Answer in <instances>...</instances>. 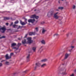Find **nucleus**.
Returning <instances> with one entry per match:
<instances>
[{
    "instance_id": "61",
    "label": "nucleus",
    "mask_w": 76,
    "mask_h": 76,
    "mask_svg": "<svg viewBox=\"0 0 76 76\" xmlns=\"http://www.w3.org/2000/svg\"><path fill=\"white\" fill-rule=\"evenodd\" d=\"M8 12H9V13H10V12L8 11Z\"/></svg>"
},
{
    "instance_id": "1",
    "label": "nucleus",
    "mask_w": 76,
    "mask_h": 76,
    "mask_svg": "<svg viewBox=\"0 0 76 76\" xmlns=\"http://www.w3.org/2000/svg\"><path fill=\"white\" fill-rule=\"evenodd\" d=\"M66 69L65 68H61L60 70L58 71V73L59 74H61L62 75H66Z\"/></svg>"
},
{
    "instance_id": "14",
    "label": "nucleus",
    "mask_w": 76,
    "mask_h": 76,
    "mask_svg": "<svg viewBox=\"0 0 76 76\" xmlns=\"http://www.w3.org/2000/svg\"><path fill=\"white\" fill-rule=\"evenodd\" d=\"M35 32H30L29 33V35L30 36L32 35H35Z\"/></svg>"
},
{
    "instance_id": "6",
    "label": "nucleus",
    "mask_w": 76,
    "mask_h": 76,
    "mask_svg": "<svg viewBox=\"0 0 76 76\" xmlns=\"http://www.w3.org/2000/svg\"><path fill=\"white\" fill-rule=\"evenodd\" d=\"M5 57L6 60H9V59H10V58H11V56H8V54H7L5 55Z\"/></svg>"
},
{
    "instance_id": "34",
    "label": "nucleus",
    "mask_w": 76,
    "mask_h": 76,
    "mask_svg": "<svg viewBox=\"0 0 76 76\" xmlns=\"http://www.w3.org/2000/svg\"><path fill=\"white\" fill-rule=\"evenodd\" d=\"M6 38V37H5V36H3L1 37V39L2 38Z\"/></svg>"
},
{
    "instance_id": "57",
    "label": "nucleus",
    "mask_w": 76,
    "mask_h": 76,
    "mask_svg": "<svg viewBox=\"0 0 76 76\" xmlns=\"http://www.w3.org/2000/svg\"><path fill=\"white\" fill-rule=\"evenodd\" d=\"M16 74V73H14V75H15V74Z\"/></svg>"
},
{
    "instance_id": "52",
    "label": "nucleus",
    "mask_w": 76,
    "mask_h": 76,
    "mask_svg": "<svg viewBox=\"0 0 76 76\" xmlns=\"http://www.w3.org/2000/svg\"><path fill=\"white\" fill-rule=\"evenodd\" d=\"M34 76V75H33V74L31 75V76Z\"/></svg>"
},
{
    "instance_id": "8",
    "label": "nucleus",
    "mask_w": 76,
    "mask_h": 76,
    "mask_svg": "<svg viewBox=\"0 0 76 76\" xmlns=\"http://www.w3.org/2000/svg\"><path fill=\"white\" fill-rule=\"evenodd\" d=\"M58 13L57 12L54 15V18L56 19H57L59 18V16L57 15V14H58Z\"/></svg>"
},
{
    "instance_id": "42",
    "label": "nucleus",
    "mask_w": 76,
    "mask_h": 76,
    "mask_svg": "<svg viewBox=\"0 0 76 76\" xmlns=\"http://www.w3.org/2000/svg\"><path fill=\"white\" fill-rule=\"evenodd\" d=\"M28 35V34H26L25 36L24 37V38H26V37H27V36Z\"/></svg>"
},
{
    "instance_id": "27",
    "label": "nucleus",
    "mask_w": 76,
    "mask_h": 76,
    "mask_svg": "<svg viewBox=\"0 0 76 76\" xmlns=\"http://www.w3.org/2000/svg\"><path fill=\"white\" fill-rule=\"evenodd\" d=\"M19 23V21H16L14 23L15 24H17V23Z\"/></svg>"
},
{
    "instance_id": "9",
    "label": "nucleus",
    "mask_w": 76,
    "mask_h": 76,
    "mask_svg": "<svg viewBox=\"0 0 76 76\" xmlns=\"http://www.w3.org/2000/svg\"><path fill=\"white\" fill-rule=\"evenodd\" d=\"M30 58V54L28 55L26 57V60L27 61H29V59Z\"/></svg>"
},
{
    "instance_id": "13",
    "label": "nucleus",
    "mask_w": 76,
    "mask_h": 76,
    "mask_svg": "<svg viewBox=\"0 0 76 76\" xmlns=\"http://www.w3.org/2000/svg\"><path fill=\"white\" fill-rule=\"evenodd\" d=\"M47 31V30L44 29V28H42V34H45V32Z\"/></svg>"
},
{
    "instance_id": "29",
    "label": "nucleus",
    "mask_w": 76,
    "mask_h": 76,
    "mask_svg": "<svg viewBox=\"0 0 76 76\" xmlns=\"http://www.w3.org/2000/svg\"><path fill=\"white\" fill-rule=\"evenodd\" d=\"M23 26H19L17 28V29H19L20 28H23Z\"/></svg>"
},
{
    "instance_id": "15",
    "label": "nucleus",
    "mask_w": 76,
    "mask_h": 76,
    "mask_svg": "<svg viewBox=\"0 0 76 76\" xmlns=\"http://www.w3.org/2000/svg\"><path fill=\"white\" fill-rule=\"evenodd\" d=\"M10 19V18L9 17H4V20H9Z\"/></svg>"
},
{
    "instance_id": "16",
    "label": "nucleus",
    "mask_w": 76,
    "mask_h": 76,
    "mask_svg": "<svg viewBox=\"0 0 76 76\" xmlns=\"http://www.w3.org/2000/svg\"><path fill=\"white\" fill-rule=\"evenodd\" d=\"M16 45V44L15 43H12L11 44V47H15V45Z\"/></svg>"
},
{
    "instance_id": "20",
    "label": "nucleus",
    "mask_w": 76,
    "mask_h": 76,
    "mask_svg": "<svg viewBox=\"0 0 76 76\" xmlns=\"http://www.w3.org/2000/svg\"><path fill=\"white\" fill-rule=\"evenodd\" d=\"M12 27H13V28H17V27H18V25H16V24H14L12 26Z\"/></svg>"
},
{
    "instance_id": "3",
    "label": "nucleus",
    "mask_w": 76,
    "mask_h": 76,
    "mask_svg": "<svg viewBox=\"0 0 76 76\" xmlns=\"http://www.w3.org/2000/svg\"><path fill=\"white\" fill-rule=\"evenodd\" d=\"M70 55V53L68 54L67 53H66L65 55V57L62 60V61H63L64 60H66V59H67L69 57V56Z\"/></svg>"
},
{
    "instance_id": "23",
    "label": "nucleus",
    "mask_w": 76,
    "mask_h": 76,
    "mask_svg": "<svg viewBox=\"0 0 76 76\" xmlns=\"http://www.w3.org/2000/svg\"><path fill=\"white\" fill-rule=\"evenodd\" d=\"M26 23H27V22H26V23H25L24 22H23V23H21V25H26Z\"/></svg>"
},
{
    "instance_id": "37",
    "label": "nucleus",
    "mask_w": 76,
    "mask_h": 76,
    "mask_svg": "<svg viewBox=\"0 0 76 76\" xmlns=\"http://www.w3.org/2000/svg\"><path fill=\"white\" fill-rule=\"evenodd\" d=\"M73 9H75L76 8V6L75 5H73Z\"/></svg>"
},
{
    "instance_id": "48",
    "label": "nucleus",
    "mask_w": 76,
    "mask_h": 76,
    "mask_svg": "<svg viewBox=\"0 0 76 76\" xmlns=\"http://www.w3.org/2000/svg\"><path fill=\"white\" fill-rule=\"evenodd\" d=\"M3 61H4V60H3L1 61V63H2V62H3Z\"/></svg>"
},
{
    "instance_id": "33",
    "label": "nucleus",
    "mask_w": 76,
    "mask_h": 76,
    "mask_svg": "<svg viewBox=\"0 0 76 76\" xmlns=\"http://www.w3.org/2000/svg\"><path fill=\"white\" fill-rule=\"evenodd\" d=\"M70 48H71L72 49V50H73V48H75V46H70Z\"/></svg>"
},
{
    "instance_id": "2",
    "label": "nucleus",
    "mask_w": 76,
    "mask_h": 76,
    "mask_svg": "<svg viewBox=\"0 0 76 76\" xmlns=\"http://www.w3.org/2000/svg\"><path fill=\"white\" fill-rule=\"evenodd\" d=\"M54 14V11H51L50 12H48L47 14V16L48 17H51Z\"/></svg>"
},
{
    "instance_id": "51",
    "label": "nucleus",
    "mask_w": 76,
    "mask_h": 76,
    "mask_svg": "<svg viewBox=\"0 0 76 76\" xmlns=\"http://www.w3.org/2000/svg\"><path fill=\"white\" fill-rule=\"evenodd\" d=\"M42 51V50L41 51H40V53H41V51Z\"/></svg>"
},
{
    "instance_id": "25",
    "label": "nucleus",
    "mask_w": 76,
    "mask_h": 76,
    "mask_svg": "<svg viewBox=\"0 0 76 76\" xmlns=\"http://www.w3.org/2000/svg\"><path fill=\"white\" fill-rule=\"evenodd\" d=\"M76 41V39H74L71 42V44H74V43H75V41Z\"/></svg>"
},
{
    "instance_id": "31",
    "label": "nucleus",
    "mask_w": 76,
    "mask_h": 76,
    "mask_svg": "<svg viewBox=\"0 0 76 76\" xmlns=\"http://www.w3.org/2000/svg\"><path fill=\"white\" fill-rule=\"evenodd\" d=\"M35 18L36 19H38V18H39V17H38V16H35Z\"/></svg>"
},
{
    "instance_id": "49",
    "label": "nucleus",
    "mask_w": 76,
    "mask_h": 76,
    "mask_svg": "<svg viewBox=\"0 0 76 76\" xmlns=\"http://www.w3.org/2000/svg\"><path fill=\"white\" fill-rule=\"evenodd\" d=\"M42 47H43V46H41V47H40V49H41L42 48Z\"/></svg>"
},
{
    "instance_id": "58",
    "label": "nucleus",
    "mask_w": 76,
    "mask_h": 76,
    "mask_svg": "<svg viewBox=\"0 0 76 76\" xmlns=\"http://www.w3.org/2000/svg\"><path fill=\"white\" fill-rule=\"evenodd\" d=\"M57 10V11H58V10Z\"/></svg>"
},
{
    "instance_id": "18",
    "label": "nucleus",
    "mask_w": 76,
    "mask_h": 76,
    "mask_svg": "<svg viewBox=\"0 0 76 76\" xmlns=\"http://www.w3.org/2000/svg\"><path fill=\"white\" fill-rule=\"evenodd\" d=\"M41 42L42 44H45V42L44 40H42L41 41Z\"/></svg>"
},
{
    "instance_id": "7",
    "label": "nucleus",
    "mask_w": 76,
    "mask_h": 76,
    "mask_svg": "<svg viewBox=\"0 0 76 76\" xmlns=\"http://www.w3.org/2000/svg\"><path fill=\"white\" fill-rule=\"evenodd\" d=\"M0 27H1V26H0ZM1 29L3 31H2V33H4V32H5V31L6 30V28H5L4 27H2L0 28V31Z\"/></svg>"
},
{
    "instance_id": "10",
    "label": "nucleus",
    "mask_w": 76,
    "mask_h": 76,
    "mask_svg": "<svg viewBox=\"0 0 76 76\" xmlns=\"http://www.w3.org/2000/svg\"><path fill=\"white\" fill-rule=\"evenodd\" d=\"M37 67H39V64L38 63H37L36 64V66L34 67V70H36V69H37Z\"/></svg>"
},
{
    "instance_id": "41",
    "label": "nucleus",
    "mask_w": 76,
    "mask_h": 76,
    "mask_svg": "<svg viewBox=\"0 0 76 76\" xmlns=\"http://www.w3.org/2000/svg\"><path fill=\"white\" fill-rule=\"evenodd\" d=\"M13 22H12L11 23V24L10 25V26H12V25H13Z\"/></svg>"
},
{
    "instance_id": "47",
    "label": "nucleus",
    "mask_w": 76,
    "mask_h": 76,
    "mask_svg": "<svg viewBox=\"0 0 76 76\" xmlns=\"http://www.w3.org/2000/svg\"><path fill=\"white\" fill-rule=\"evenodd\" d=\"M69 34H66V36H67V37H69Z\"/></svg>"
},
{
    "instance_id": "62",
    "label": "nucleus",
    "mask_w": 76,
    "mask_h": 76,
    "mask_svg": "<svg viewBox=\"0 0 76 76\" xmlns=\"http://www.w3.org/2000/svg\"><path fill=\"white\" fill-rule=\"evenodd\" d=\"M62 65H64V64H62Z\"/></svg>"
},
{
    "instance_id": "44",
    "label": "nucleus",
    "mask_w": 76,
    "mask_h": 76,
    "mask_svg": "<svg viewBox=\"0 0 76 76\" xmlns=\"http://www.w3.org/2000/svg\"><path fill=\"white\" fill-rule=\"evenodd\" d=\"M25 22H26V21L27 20V19H26L25 18Z\"/></svg>"
},
{
    "instance_id": "64",
    "label": "nucleus",
    "mask_w": 76,
    "mask_h": 76,
    "mask_svg": "<svg viewBox=\"0 0 76 76\" xmlns=\"http://www.w3.org/2000/svg\"><path fill=\"white\" fill-rule=\"evenodd\" d=\"M25 45V46H26V45Z\"/></svg>"
},
{
    "instance_id": "43",
    "label": "nucleus",
    "mask_w": 76,
    "mask_h": 76,
    "mask_svg": "<svg viewBox=\"0 0 76 76\" xmlns=\"http://www.w3.org/2000/svg\"><path fill=\"white\" fill-rule=\"evenodd\" d=\"M6 25H7V26H8L9 25V23H6Z\"/></svg>"
},
{
    "instance_id": "28",
    "label": "nucleus",
    "mask_w": 76,
    "mask_h": 76,
    "mask_svg": "<svg viewBox=\"0 0 76 76\" xmlns=\"http://www.w3.org/2000/svg\"><path fill=\"white\" fill-rule=\"evenodd\" d=\"M12 49H16V50H18V48H17L16 47L12 48Z\"/></svg>"
},
{
    "instance_id": "12",
    "label": "nucleus",
    "mask_w": 76,
    "mask_h": 76,
    "mask_svg": "<svg viewBox=\"0 0 76 76\" xmlns=\"http://www.w3.org/2000/svg\"><path fill=\"white\" fill-rule=\"evenodd\" d=\"M46 66L47 64H43L41 65V67H42V68H44Z\"/></svg>"
},
{
    "instance_id": "21",
    "label": "nucleus",
    "mask_w": 76,
    "mask_h": 76,
    "mask_svg": "<svg viewBox=\"0 0 76 76\" xmlns=\"http://www.w3.org/2000/svg\"><path fill=\"white\" fill-rule=\"evenodd\" d=\"M35 15H33L31 16L30 18H35Z\"/></svg>"
},
{
    "instance_id": "38",
    "label": "nucleus",
    "mask_w": 76,
    "mask_h": 76,
    "mask_svg": "<svg viewBox=\"0 0 76 76\" xmlns=\"http://www.w3.org/2000/svg\"><path fill=\"white\" fill-rule=\"evenodd\" d=\"M13 53H11L10 56H11L12 57V56H13Z\"/></svg>"
},
{
    "instance_id": "46",
    "label": "nucleus",
    "mask_w": 76,
    "mask_h": 76,
    "mask_svg": "<svg viewBox=\"0 0 76 76\" xmlns=\"http://www.w3.org/2000/svg\"><path fill=\"white\" fill-rule=\"evenodd\" d=\"M70 76H74V74H72V75H70Z\"/></svg>"
},
{
    "instance_id": "36",
    "label": "nucleus",
    "mask_w": 76,
    "mask_h": 76,
    "mask_svg": "<svg viewBox=\"0 0 76 76\" xmlns=\"http://www.w3.org/2000/svg\"><path fill=\"white\" fill-rule=\"evenodd\" d=\"M72 50H73L72 49H71L69 50V51L70 52V53H71L72 51Z\"/></svg>"
},
{
    "instance_id": "40",
    "label": "nucleus",
    "mask_w": 76,
    "mask_h": 76,
    "mask_svg": "<svg viewBox=\"0 0 76 76\" xmlns=\"http://www.w3.org/2000/svg\"><path fill=\"white\" fill-rule=\"evenodd\" d=\"M28 71V70H26L24 72V73H26V72Z\"/></svg>"
},
{
    "instance_id": "5",
    "label": "nucleus",
    "mask_w": 76,
    "mask_h": 76,
    "mask_svg": "<svg viewBox=\"0 0 76 76\" xmlns=\"http://www.w3.org/2000/svg\"><path fill=\"white\" fill-rule=\"evenodd\" d=\"M27 39L28 40V42L29 44H31L32 42H33V41L31 40V38H27Z\"/></svg>"
},
{
    "instance_id": "59",
    "label": "nucleus",
    "mask_w": 76,
    "mask_h": 76,
    "mask_svg": "<svg viewBox=\"0 0 76 76\" xmlns=\"http://www.w3.org/2000/svg\"><path fill=\"white\" fill-rule=\"evenodd\" d=\"M1 36V35H0V37ZM0 39H1V37H0Z\"/></svg>"
},
{
    "instance_id": "35",
    "label": "nucleus",
    "mask_w": 76,
    "mask_h": 76,
    "mask_svg": "<svg viewBox=\"0 0 76 76\" xmlns=\"http://www.w3.org/2000/svg\"><path fill=\"white\" fill-rule=\"evenodd\" d=\"M3 66V64L2 63H0V67H2Z\"/></svg>"
},
{
    "instance_id": "56",
    "label": "nucleus",
    "mask_w": 76,
    "mask_h": 76,
    "mask_svg": "<svg viewBox=\"0 0 76 76\" xmlns=\"http://www.w3.org/2000/svg\"><path fill=\"white\" fill-rule=\"evenodd\" d=\"M36 10H34V11H36Z\"/></svg>"
},
{
    "instance_id": "32",
    "label": "nucleus",
    "mask_w": 76,
    "mask_h": 76,
    "mask_svg": "<svg viewBox=\"0 0 76 76\" xmlns=\"http://www.w3.org/2000/svg\"><path fill=\"white\" fill-rule=\"evenodd\" d=\"M41 24V25H44V23H45V22H42L40 23Z\"/></svg>"
},
{
    "instance_id": "63",
    "label": "nucleus",
    "mask_w": 76,
    "mask_h": 76,
    "mask_svg": "<svg viewBox=\"0 0 76 76\" xmlns=\"http://www.w3.org/2000/svg\"><path fill=\"white\" fill-rule=\"evenodd\" d=\"M1 58H0V60H1Z\"/></svg>"
},
{
    "instance_id": "24",
    "label": "nucleus",
    "mask_w": 76,
    "mask_h": 76,
    "mask_svg": "<svg viewBox=\"0 0 76 76\" xmlns=\"http://www.w3.org/2000/svg\"><path fill=\"white\" fill-rule=\"evenodd\" d=\"M35 30L37 31V32H38V27H37L34 28Z\"/></svg>"
},
{
    "instance_id": "60",
    "label": "nucleus",
    "mask_w": 76,
    "mask_h": 76,
    "mask_svg": "<svg viewBox=\"0 0 76 76\" xmlns=\"http://www.w3.org/2000/svg\"><path fill=\"white\" fill-rule=\"evenodd\" d=\"M63 32H64V30H63Z\"/></svg>"
},
{
    "instance_id": "26",
    "label": "nucleus",
    "mask_w": 76,
    "mask_h": 76,
    "mask_svg": "<svg viewBox=\"0 0 76 76\" xmlns=\"http://www.w3.org/2000/svg\"><path fill=\"white\" fill-rule=\"evenodd\" d=\"M5 64L6 65H9V62H7V61H6L5 62Z\"/></svg>"
},
{
    "instance_id": "50",
    "label": "nucleus",
    "mask_w": 76,
    "mask_h": 76,
    "mask_svg": "<svg viewBox=\"0 0 76 76\" xmlns=\"http://www.w3.org/2000/svg\"><path fill=\"white\" fill-rule=\"evenodd\" d=\"M18 40H20L21 39L20 38H18Z\"/></svg>"
},
{
    "instance_id": "22",
    "label": "nucleus",
    "mask_w": 76,
    "mask_h": 76,
    "mask_svg": "<svg viewBox=\"0 0 76 76\" xmlns=\"http://www.w3.org/2000/svg\"><path fill=\"white\" fill-rule=\"evenodd\" d=\"M63 9H64V7H58V9H59L60 10H63Z\"/></svg>"
},
{
    "instance_id": "53",
    "label": "nucleus",
    "mask_w": 76,
    "mask_h": 76,
    "mask_svg": "<svg viewBox=\"0 0 76 76\" xmlns=\"http://www.w3.org/2000/svg\"><path fill=\"white\" fill-rule=\"evenodd\" d=\"M18 31H19L17 30V31H15V32H18Z\"/></svg>"
},
{
    "instance_id": "39",
    "label": "nucleus",
    "mask_w": 76,
    "mask_h": 76,
    "mask_svg": "<svg viewBox=\"0 0 76 76\" xmlns=\"http://www.w3.org/2000/svg\"><path fill=\"white\" fill-rule=\"evenodd\" d=\"M21 45V43H18V47H19L20 45Z\"/></svg>"
},
{
    "instance_id": "45",
    "label": "nucleus",
    "mask_w": 76,
    "mask_h": 76,
    "mask_svg": "<svg viewBox=\"0 0 76 76\" xmlns=\"http://www.w3.org/2000/svg\"><path fill=\"white\" fill-rule=\"evenodd\" d=\"M20 23L21 24V23H22L23 22H22V20H20Z\"/></svg>"
},
{
    "instance_id": "55",
    "label": "nucleus",
    "mask_w": 76,
    "mask_h": 76,
    "mask_svg": "<svg viewBox=\"0 0 76 76\" xmlns=\"http://www.w3.org/2000/svg\"><path fill=\"white\" fill-rule=\"evenodd\" d=\"M58 2L59 3H60V1H58Z\"/></svg>"
},
{
    "instance_id": "19",
    "label": "nucleus",
    "mask_w": 76,
    "mask_h": 76,
    "mask_svg": "<svg viewBox=\"0 0 76 76\" xmlns=\"http://www.w3.org/2000/svg\"><path fill=\"white\" fill-rule=\"evenodd\" d=\"M32 50L34 52H35L36 51V48L33 47L32 48Z\"/></svg>"
},
{
    "instance_id": "17",
    "label": "nucleus",
    "mask_w": 76,
    "mask_h": 76,
    "mask_svg": "<svg viewBox=\"0 0 76 76\" xmlns=\"http://www.w3.org/2000/svg\"><path fill=\"white\" fill-rule=\"evenodd\" d=\"M26 39H24L22 41V44H26Z\"/></svg>"
},
{
    "instance_id": "30",
    "label": "nucleus",
    "mask_w": 76,
    "mask_h": 76,
    "mask_svg": "<svg viewBox=\"0 0 76 76\" xmlns=\"http://www.w3.org/2000/svg\"><path fill=\"white\" fill-rule=\"evenodd\" d=\"M55 36H56V37H58V34H55L54 35V37H55Z\"/></svg>"
},
{
    "instance_id": "11",
    "label": "nucleus",
    "mask_w": 76,
    "mask_h": 76,
    "mask_svg": "<svg viewBox=\"0 0 76 76\" xmlns=\"http://www.w3.org/2000/svg\"><path fill=\"white\" fill-rule=\"evenodd\" d=\"M48 61L47 59H42L40 61L41 62H45L46 61Z\"/></svg>"
},
{
    "instance_id": "54",
    "label": "nucleus",
    "mask_w": 76,
    "mask_h": 76,
    "mask_svg": "<svg viewBox=\"0 0 76 76\" xmlns=\"http://www.w3.org/2000/svg\"><path fill=\"white\" fill-rule=\"evenodd\" d=\"M10 19H11V20H12V18H10Z\"/></svg>"
},
{
    "instance_id": "4",
    "label": "nucleus",
    "mask_w": 76,
    "mask_h": 76,
    "mask_svg": "<svg viewBox=\"0 0 76 76\" xmlns=\"http://www.w3.org/2000/svg\"><path fill=\"white\" fill-rule=\"evenodd\" d=\"M35 21V19H29L28 20V22H29V23H34V22Z\"/></svg>"
}]
</instances>
